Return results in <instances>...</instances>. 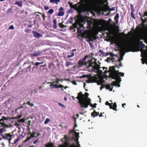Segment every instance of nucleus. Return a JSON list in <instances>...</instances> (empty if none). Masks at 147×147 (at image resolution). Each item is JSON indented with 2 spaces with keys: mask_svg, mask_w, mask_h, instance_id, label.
<instances>
[{
  "mask_svg": "<svg viewBox=\"0 0 147 147\" xmlns=\"http://www.w3.org/2000/svg\"><path fill=\"white\" fill-rule=\"evenodd\" d=\"M78 94V95L76 98L79 100V103L80 106L85 109L87 108L88 106L90 105L91 100L90 98L84 99V95L82 94L81 92H80Z\"/></svg>",
  "mask_w": 147,
  "mask_h": 147,
  "instance_id": "nucleus-1",
  "label": "nucleus"
},
{
  "mask_svg": "<svg viewBox=\"0 0 147 147\" xmlns=\"http://www.w3.org/2000/svg\"><path fill=\"white\" fill-rule=\"evenodd\" d=\"M87 57L85 56L84 58L80 59L78 62V67H80L83 65H85L87 69H89L92 64V59L88 60L87 61L85 62Z\"/></svg>",
  "mask_w": 147,
  "mask_h": 147,
  "instance_id": "nucleus-2",
  "label": "nucleus"
},
{
  "mask_svg": "<svg viewBox=\"0 0 147 147\" xmlns=\"http://www.w3.org/2000/svg\"><path fill=\"white\" fill-rule=\"evenodd\" d=\"M119 70H116L115 66H110L109 70L105 71H104L105 74H107V72L110 73V76L112 79H115V76L119 75Z\"/></svg>",
  "mask_w": 147,
  "mask_h": 147,
  "instance_id": "nucleus-3",
  "label": "nucleus"
},
{
  "mask_svg": "<svg viewBox=\"0 0 147 147\" xmlns=\"http://www.w3.org/2000/svg\"><path fill=\"white\" fill-rule=\"evenodd\" d=\"M68 3L71 8L74 9L78 12H82L83 9L84 4L80 2H79L77 4H75L74 5L72 4V3L69 2Z\"/></svg>",
  "mask_w": 147,
  "mask_h": 147,
  "instance_id": "nucleus-4",
  "label": "nucleus"
},
{
  "mask_svg": "<svg viewBox=\"0 0 147 147\" xmlns=\"http://www.w3.org/2000/svg\"><path fill=\"white\" fill-rule=\"evenodd\" d=\"M92 65L90 67H92V69H88V71H94V70H98L100 68V66L96 63V61H93V60L92 59Z\"/></svg>",
  "mask_w": 147,
  "mask_h": 147,
  "instance_id": "nucleus-5",
  "label": "nucleus"
},
{
  "mask_svg": "<svg viewBox=\"0 0 147 147\" xmlns=\"http://www.w3.org/2000/svg\"><path fill=\"white\" fill-rule=\"evenodd\" d=\"M55 83V82H49L48 83L51 84L50 85V86L52 88H62L61 89L62 90H64L62 88L63 87H64V86H63V85H61V84L58 85L57 84Z\"/></svg>",
  "mask_w": 147,
  "mask_h": 147,
  "instance_id": "nucleus-6",
  "label": "nucleus"
},
{
  "mask_svg": "<svg viewBox=\"0 0 147 147\" xmlns=\"http://www.w3.org/2000/svg\"><path fill=\"white\" fill-rule=\"evenodd\" d=\"M121 48L122 49L128 52L131 51L132 46L130 44L127 43L122 46Z\"/></svg>",
  "mask_w": 147,
  "mask_h": 147,
  "instance_id": "nucleus-7",
  "label": "nucleus"
},
{
  "mask_svg": "<svg viewBox=\"0 0 147 147\" xmlns=\"http://www.w3.org/2000/svg\"><path fill=\"white\" fill-rule=\"evenodd\" d=\"M13 135L11 133L5 134L4 136L1 137V138L4 140H7L9 142H10L11 140L13 138Z\"/></svg>",
  "mask_w": 147,
  "mask_h": 147,
  "instance_id": "nucleus-8",
  "label": "nucleus"
},
{
  "mask_svg": "<svg viewBox=\"0 0 147 147\" xmlns=\"http://www.w3.org/2000/svg\"><path fill=\"white\" fill-rule=\"evenodd\" d=\"M8 120L7 118L3 116L1 119H0V124L1 126H4L5 127H8V125L4 122V121Z\"/></svg>",
  "mask_w": 147,
  "mask_h": 147,
  "instance_id": "nucleus-9",
  "label": "nucleus"
},
{
  "mask_svg": "<svg viewBox=\"0 0 147 147\" xmlns=\"http://www.w3.org/2000/svg\"><path fill=\"white\" fill-rule=\"evenodd\" d=\"M105 104L106 105L109 106L110 109H112L114 110L117 111V110L116 109L117 105L116 103H113L112 102L111 103H110L108 101H107Z\"/></svg>",
  "mask_w": 147,
  "mask_h": 147,
  "instance_id": "nucleus-10",
  "label": "nucleus"
},
{
  "mask_svg": "<svg viewBox=\"0 0 147 147\" xmlns=\"http://www.w3.org/2000/svg\"><path fill=\"white\" fill-rule=\"evenodd\" d=\"M65 13L64 9L63 7H60L59 9V12L57 14V16H63Z\"/></svg>",
  "mask_w": 147,
  "mask_h": 147,
  "instance_id": "nucleus-11",
  "label": "nucleus"
},
{
  "mask_svg": "<svg viewBox=\"0 0 147 147\" xmlns=\"http://www.w3.org/2000/svg\"><path fill=\"white\" fill-rule=\"evenodd\" d=\"M32 33L34 35V36L38 38H39L41 36V34L40 33L35 31H33Z\"/></svg>",
  "mask_w": 147,
  "mask_h": 147,
  "instance_id": "nucleus-12",
  "label": "nucleus"
},
{
  "mask_svg": "<svg viewBox=\"0 0 147 147\" xmlns=\"http://www.w3.org/2000/svg\"><path fill=\"white\" fill-rule=\"evenodd\" d=\"M25 119L24 118H22L21 119H19L18 120V122H15V124L16 125H19V124L18 123H24L25 122Z\"/></svg>",
  "mask_w": 147,
  "mask_h": 147,
  "instance_id": "nucleus-13",
  "label": "nucleus"
},
{
  "mask_svg": "<svg viewBox=\"0 0 147 147\" xmlns=\"http://www.w3.org/2000/svg\"><path fill=\"white\" fill-rule=\"evenodd\" d=\"M35 137H36V136H35L34 135L32 134L30 137H28L25 140H24V142H28V140H29L31 138H34Z\"/></svg>",
  "mask_w": 147,
  "mask_h": 147,
  "instance_id": "nucleus-14",
  "label": "nucleus"
},
{
  "mask_svg": "<svg viewBox=\"0 0 147 147\" xmlns=\"http://www.w3.org/2000/svg\"><path fill=\"white\" fill-rule=\"evenodd\" d=\"M115 78L113 79H115L116 80V82L118 83H119L121 81V78L120 77L119 75L115 76Z\"/></svg>",
  "mask_w": 147,
  "mask_h": 147,
  "instance_id": "nucleus-15",
  "label": "nucleus"
},
{
  "mask_svg": "<svg viewBox=\"0 0 147 147\" xmlns=\"http://www.w3.org/2000/svg\"><path fill=\"white\" fill-rule=\"evenodd\" d=\"M119 17V16L118 13H117L115 17L114 20H115V22L117 24L118 23V19Z\"/></svg>",
  "mask_w": 147,
  "mask_h": 147,
  "instance_id": "nucleus-16",
  "label": "nucleus"
},
{
  "mask_svg": "<svg viewBox=\"0 0 147 147\" xmlns=\"http://www.w3.org/2000/svg\"><path fill=\"white\" fill-rule=\"evenodd\" d=\"M138 47L140 48H141L142 49L144 48L145 47V45L142 42H140L138 45Z\"/></svg>",
  "mask_w": 147,
  "mask_h": 147,
  "instance_id": "nucleus-17",
  "label": "nucleus"
},
{
  "mask_svg": "<svg viewBox=\"0 0 147 147\" xmlns=\"http://www.w3.org/2000/svg\"><path fill=\"white\" fill-rule=\"evenodd\" d=\"M92 116H93L94 117L95 116H97L99 115V113L98 112H96L95 110L91 114Z\"/></svg>",
  "mask_w": 147,
  "mask_h": 147,
  "instance_id": "nucleus-18",
  "label": "nucleus"
},
{
  "mask_svg": "<svg viewBox=\"0 0 147 147\" xmlns=\"http://www.w3.org/2000/svg\"><path fill=\"white\" fill-rule=\"evenodd\" d=\"M53 22L54 24L53 25V27L55 29H56L57 27V21L56 19H54L53 21Z\"/></svg>",
  "mask_w": 147,
  "mask_h": 147,
  "instance_id": "nucleus-19",
  "label": "nucleus"
},
{
  "mask_svg": "<svg viewBox=\"0 0 147 147\" xmlns=\"http://www.w3.org/2000/svg\"><path fill=\"white\" fill-rule=\"evenodd\" d=\"M141 56L142 57V58L141 59V60L142 61V63L143 64H144L145 63L146 61H147V59H145V56H142V55H141Z\"/></svg>",
  "mask_w": 147,
  "mask_h": 147,
  "instance_id": "nucleus-20",
  "label": "nucleus"
},
{
  "mask_svg": "<svg viewBox=\"0 0 147 147\" xmlns=\"http://www.w3.org/2000/svg\"><path fill=\"white\" fill-rule=\"evenodd\" d=\"M16 5H17L20 7H22L23 5V3L22 1H16L15 3Z\"/></svg>",
  "mask_w": 147,
  "mask_h": 147,
  "instance_id": "nucleus-21",
  "label": "nucleus"
},
{
  "mask_svg": "<svg viewBox=\"0 0 147 147\" xmlns=\"http://www.w3.org/2000/svg\"><path fill=\"white\" fill-rule=\"evenodd\" d=\"M86 38H88V40H86V41L88 42H90V41H93V40L92 39V38L90 35H88L86 37Z\"/></svg>",
  "mask_w": 147,
  "mask_h": 147,
  "instance_id": "nucleus-22",
  "label": "nucleus"
},
{
  "mask_svg": "<svg viewBox=\"0 0 147 147\" xmlns=\"http://www.w3.org/2000/svg\"><path fill=\"white\" fill-rule=\"evenodd\" d=\"M114 59H115L113 57L112 58V61L113 62L118 61L119 62H121V61L123 60V56H121L118 59V60H117L116 61H114Z\"/></svg>",
  "mask_w": 147,
  "mask_h": 147,
  "instance_id": "nucleus-23",
  "label": "nucleus"
},
{
  "mask_svg": "<svg viewBox=\"0 0 147 147\" xmlns=\"http://www.w3.org/2000/svg\"><path fill=\"white\" fill-rule=\"evenodd\" d=\"M46 147H56L54 146V143H50L46 145Z\"/></svg>",
  "mask_w": 147,
  "mask_h": 147,
  "instance_id": "nucleus-24",
  "label": "nucleus"
},
{
  "mask_svg": "<svg viewBox=\"0 0 147 147\" xmlns=\"http://www.w3.org/2000/svg\"><path fill=\"white\" fill-rule=\"evenodd\" d=\"M111 85L109 84H107L105 86V88L107 89H110V91H111L113 90V88L111 89Z\"/></svg>",
  "mask_w": 147,
  "mask_h": 147,
  "instance_id": "nucleus-25",
  "label": "nucleus"
},
{
  "mask_svg": "<svg viewBox=\"0 0 147 147\" xmlns=\"http://www.w3.org/2000/svg\"><path fill=\"white\" fill-rule=\"evenodd\" d=\"M60 0H50V1L51 3H53L54 2L56 4H58L57 2H59Z\"/></svg>",
  "mask_w": 147,
  "mask_h": 147,
  "instance_id": "nucleus-26",
  "label": "nucleus"
},
{
  "mask_svg": "<svg viewBox=\"0 0 147 147\" xmlns=\"http://www.w3.org/2000/svg\"><path fill=\"white\" fill-rule=\"evenodd\" d=\"M139 14L140 15V16L141 17V20L142 22H144L146 21V20L145 19H143L142 18V17H143V16H144V15H143L142 14H141L140 13H139Z\"/></svg>",
  "mask_w": 147,
  "mask_h": 147,
  "instance_id": "nucleus-27",
  "label": "nucleus"
},
{
  "mask_svg": "<svg viewBox=\"0 0 147 147\" xmlns=\"http://www.w3.org/2000/svg\"><path fill=\"white\" fill-rule=\"evenodd\" d=\"M73 63L69 61H66L65 63V65L66 67H68L70 65H72Z\"/></svg>",
  "mask_w": 147,
  "mask_h": 147,
  "instance_id": "nucleus-28",
  "label": "nucleus"
},
{
  "mask_svg": "<svg viewBox=\"0 0 147 147\" xmlns=\"http://www.w3.org/2000/svg\"><path fill=\"white\" fill-rule=\"evenodd\" d=\"M59 27L61 28H64L66 27V26L62 24V23H60L58 24Z\"/></svg>",
  "mask_w": 147,
  "mask_h": 147,
  "instance_id": "nucleus-29",
  "label": "nucleus"
},
{
  "mask_svg": "<svg viewBox=\"0 0 147 147\" xmlns=\"http://www.w3.org/2000/svg\"><path fill=\"white\" fill-rule=\"evenodd\" d=\"M44 63V62L42 61L41 62H36L34 65L35 66L37 67L39 65L41 64H43Z\"/></svg>",
  "mask_w": 147,
  "mask_h": 147,
  "instance_id": "nucleus-30",
  "label": "nucleus"
},
{
  "mask_svg": "<svg viewBox=\"0 0 147 147\" xmlns=\"http://www.w3.org/2000/svg\"><path fill=\"white\" fill-rule=\"evenodd\" d=\"M144 52H142V54L143 56H144L145 57H147V51H146L145 50H144Z\"/></svg>",
  "mask_w": 147,
  "mask_h": 147,
  "instance_id": "nucleus-31",
  "label": "nucleus"
},
{
  "mask_svg": "<svg viewBox=\"0 0 147 147\" xmlns=\"http://www.w3.org/2000/svg\"><path fill=\"white\" fill-rule=\"evenodd\" d=\"M62 80L61 79H59L58 78L56 80V81L54 82L55 83L59 84V82L60 81H62Z\"/></svg>",
  "mask_w": 147,
  "mask_h": 147,
  "instance_id": "nucleus-32",
  "label": "nucleus"
},
{
  "mask_svg": "<svg viewBox=\"0 0 147 147\" xmlns=\"http://www.w3.org/2000/svg\"><path fill=\"white\" fill-rule=\"evenodd\" d=\"M71 52V55H68L67 56V57L68 58H69L72 57H73L74 55V53H73L72 52Z\"/></svg>",
  "mask_w": 147,
  "mask_h": 147,
  "instance_id": "nucleus-33",
  "label": "nucleus"
},
{
  "mask_svg": "<svg viewBox=\"0 0 147 147\" xmlns=\"http://www.w3.org/2000/svg\"><path fill=\"white\" fill-rule=\"evenodd\" d=\"M26 104L28 105L29 106L31 107H33L34 106V104L33 103H31L30 101H28L27 103Z\"/></svg>",
  "mask_w": 147,
  "mask_h": 147,
  "instance_id": "nucleus-34",
  "label": "nucleus"
},
{
  "mask_svg": "<svg viewBox=\"0 0 147 147\" xmlns=\"http://www.w3.org/2000/svg\"><path fill=\"white\" fill-rule=\"evenodd\" d=\"M77 21V20H76L75 23L73 24L72 25H73L74 28H77V24L76 23Z\"/></svg>",
  "mask_w": 147,
  "mask_h": 147,
  "instance_id": "nucleus-35",
  "label": "nucleus"
},
{
  "mask_svg": "<svg viewBox=\"0 0 147 147\" xmlns=\"http://www.w3.org/2000/svg\"><path fill=\"white\" fill-rule=\"evenodd\" d=\"M50 120L48 118H47L44 122V123L45 124H47L50 121Z\"/></svg>",
  "mask_w": 147,
  "mask_h": 147,
  "instance_id": "nucleus-36",
  "label": "nucleus"
},
{
  "mask_svg": "<svg viewBox=\"0 0 147 147\" xmlns=\"http://www.w3.org/2000/svg\"><path fill=\"white\" fill-rule=\"evenodd\" d=\"M75 136L76 137L77 139V141H78V137L79 136V133H77L76 132H75Z\"/></svg>",
  "mask_w": 147,
  "mask_h": 147,
  "instance_id": "nucleus-37",
  "label": "nucleus"
},
{
  "mask_svg": "<svg viewBox=\"0 0 147 147\" xmlns=\"http://www.w3.org/2000/svg\"><path fill=\"white\" fill-rule=\"evenodd\" d=\"M82 77L83 78H90V76L88 74L83 75Z\"/></svg>",
  "mask_w": 147,
  "mask_h": 147,
  "instance_id": "nucleus-38",
  "label": "nucleus"
},
{
  "mask_svg": "<svg viewBox=\"0 0 147 147\" xmlns=\"http://www.w3.org/2000/svg\"><path fill=\"white\" fill-rule=\"evenodd\" d=\"M111 85L113 86H116L117 85V82L115 81H113L112 82Z\"/></svg>",
  "mask_w": 147,
  "mask_h": 147,
  "instance_id": "nucleus-39",
  "label": "nucleus"
},
{
  "mask_svg": "<svg viewBox=\"0 0 147 147\" xmlns=\"http://www.w3.org/2000/svg\"><path fill=\"white\" fill-rule=\"evenodd\" d=\"M22 116V114H20L19 115H18L15 118V119H19L21 118Z\"/></svg>",
  "mask_w": 147,
  "mask_h": 147,
  "instance_id": "nucleus-40",
  "label": "nucleus"
},
{
  "mask_svg": "<svg viewBox=\"0 0 147 147\" xmlns=\"http://www.w3.org/2000/svg\"><path fill=\"white\" fill-rule=\"evenodd\" d=\"M108 10L110 11H113L115 10V7H112L111 8H110L109 7H108Z\"/></svg>",
  "mask_w": 147,
  "mask_h": 147,
  "instance_id": "nucleus-41",
  "label": "nucleus"
},
{
  "mask_svg": "<svg viewBox=\"0 0 147 147\" xmlns=\"http://www.w3.org/2000/svg\"><path fill=\"white\" fill-rule=\"evenodd\" d=\"M54 66V65L53 63H50L48 66V68L49 69L51 68Z\"/></svg>",
  "mask_w": 147,
  "mask_h": 147,
  "instance_id": "nucleus-42",
  "label": "nucleus"
},
{
  "mask_svg": "<svg viewBox=\"0 0 147 147\" xmlns=\"http://www.w3.org/2000/svg\"><path fill=\"white\" fill-rule=\"evenodd\" d=\"M48 12L49 13L52 14L54 12V10L53 9H51L49 10Z\"/></svg>",
  "mask_w": 147,
  "mask_h": 147,
  "instance_id": "nucleus-43",
  "label": "nucleus"
},
{
  "mask_svg": "<svg viewBox=\"0 0 147 147\" xmlns=\"http://www.w3.org/2000/svg\"><path fill=\"white\" fill-rule=\"evenodd\" d=\"M103 1V0H101V1H98L97 3V4L101 5L102 4V1Z\"/></svg>",
  "mask_w": 147,
  "mask_h": 147,
  "instance_id": "nucleus-44",
  "label": "nucleus"
},
{
  "mask_svg": "<svg viewBox=\"0 0 147 147\" xmlns=\"http://www.w3.org/2000/svg\"><path fill=\"white\" fill-rule=\"evenodd\" d=\"M47 65L46 63H45L44 65H41L40 66V69H41V67H43V69H45V67Z\"/></svg>",
  "mask_w": 147,
  "mask_h": 147,
  "instance_id": "nucleus-45",
  "label": "nucleus"
},
{
  "mask_svg": "<svg viewBox=\"0 0 147 147\" xmlns=\"http://www.w3.org/2000/svg\"><path fill=\"white\" fill-rule=\"evenodd\" d=\"M96 105L97 104L96 103H94L93 105H92L90 103V105H90L91 107L93 108H96Z\"/></svg>",
  "mask_w": 147,
  "mask_h": 147,
  "instance_id": "nucleus-46",
  "label": "nucleus"
},
{
  "mask_svg": "<svg viewBox=\"0 0 147 147\" xmlns=\"http://www.w3.org/2000/svg\"><path fill=\"white\" fill-rule=\"evenodd\" d=\"M24 31L26 33H30L31 31V30L28 29H26Z\"/></svg>",
  "mask_w": 147,
  "mask_h": 147,
  "instance_id": "nucleus-47",
  "label": "nucleus"
},
{
  "mask_svg": "<svg viewBox=\"0 0 147 147\" xmlns=\"http://www.w3.org/2000/svg\"><path fill=\"white\" fill-rule=\"evenodd\" d=\"M89 95V94L87 92H85L84 94V96H85L86 97V98L85 99H87L88 98V96Z\"/></svg>",
  "mask_w": 147,
  "mask_h": 147,
  "instance_id": "nucleus-48",
  "label": "nucleus"
},
{
  "mask_svg": "<svg viewBox=\"0 0 147 147\" xmlns=\"http://www.w3.org/2000/svg\"><path fill=\"white\" fill-rule=\"evenodd\" d=\"M4 131H5V128H4L2 129H0V134L3 132Z\"/></svg>",
  "mask_w": 147,
  "mask_h": 147,
  "instance_id": "nucleus-49",
  "label": "nucleus"
},
{
  "mask_svg": "<svg viewBox=\"0 0 147 147\" xmlns=\"http://www.w3.org/2000/svg\"><path fill=\"white\" fill-rule=\"evenodd\" d=\"M74 119H75L74 121H75V125L74 126V130L75 129V128L76 127H77V124H76V119H75V118H74Z\"/></svg>",
  "mask_w": 147,
  "mask_h": 147,
  "instance_id": "nucleus-50",
  "label": "nucleus"
},
{
  "mask_svg": "<svg viewBox=\"0 0 147 147\" xmlns=\"http://www.w3.org/2000/svg\"><path fill=\"white\" fill-rule=\"evenodd\" d=\"M14 28L13 25H11L9 28V29H14Z\"/></svg>",
  "mask_w": 147,
  "mask_h": 147,
  "instance_id": "nucleus-51",
  "label": "nucleus"
},
{
  "mask_svg": "<svg viewBox=\"0 0 147 147\" xmlns=\"http://www.w3.org/2000/svg\"><path fill=\"white\" fill-rule=\"evenodd\" d=\"M44 9L46 10H47L49 9V7L48 6H45L44 7Z\"/></svg>",
  "mask_w": 147,
  "mask_h": 147,
  "instance_id": "nucleus-52",
  "label": "nucleus"
},
{
  "mask_svg": "<svg viewBox=\"0 0 147 147\" xmlns=\"http://www.w3.org/2000/svg\"><path fill=\"white\" fill-rule=\"evenodd\" d=\"M7 11L8 13L11 12L12 11V9L11 8H10Z\"/></svg>",
  "mask_w": 147,
  "mask_h": 147,
  "instance_id": "nucleus-53",
  "label": "nucleus"
},
{
  "mask_svg": "<svg viewBox=\"0 0 147 147\" xmlns=\"http://www.w3.org/2000/svg\"><path fill=\"white\" fill-rule=\"evenodd\" d=\"M30 56H36L38 55L36 54H31L30 55Z\"/></svg>",
  "mask_w": 147,
  "mask_h": 147,
  "instance_id": "nucleus-54",
  "label": "nucleus"
},
{
  "mask_svg": "<svg viewBox=\"0 0 147 147\" xmlns=\"http://www.w3.org/2000/svg\"><path fill=\"white\" fill-rule=\"evenodd\" d=\"M131 17L133 18L134 19H135V17L134 15L133 14L132 12H131Z\"/></svg>",
  "mask_w": 147,
  "mask_h": 147,
  "instance_id": "nucleus-55",
  "label": "nucleus"
},
{
  "mask_svg": "<svg viewBox=\"0 0 147 147\" xmlns=\"http://www.w3.org/2000/svg\"><path fill=\"white\" fill-rule=\"evenodd\" d=\"M119 75L121 74V76L122 77H123L124 76V73H122L121 72H120L119 73Z\"/></svg>",
  "mask_w": 147,
  "mask_h": 147,
  "instance_id": "nucleus-56",
  "label": "nucleus"
},
{
  "mask_svg": "<svg viewBox=\"0 0 147 147\" xmlns=\"http://www.w3.org/2000/svg\"><path fill=\"white\" fill-rule=\"evenodd\" d=\"M99 52L101 54H104V52L103 51L101 50H100L99 51Z\"/></svg>",
  "mask_w": 147,
  "mask_h": 147,
  "instance_id": "nucleus-57",
  "label": "nucleus"
},
{
  "mask_svg": "<svg viewBox=\"0 0 147 147\" xmlns=\"http://www.w3.org/2000/svg\"><path fill=\"white\" fill-rule=\"evenodd\" d=\"M145 16H147V11L146 12H144V16H143V17H144Z\"/></svg>",
  "mask_w": 147,
  "mask_h": 147,
  "instance_id": "nucleus-58",
  "label": "nucleus"
},
{
  "mask_svg": "<svg viewBox=\"0 0 147 147\" xmlns=\"http://www.w3.org/2000/svg\"><path fill=\"white\" fill-rule=\"evenodd\" d=\"M89 45H90V47H93V45H92V42H89Z\"/></svg>",
  "mask_w": 147,
  "mask_h": 147,
  "instance_id": "nucleus-59",
  "label": "nucleus"
},
{
  "mask_svg": "<svg viewBox=\"0 0 147 147\" xmlns=\"http://www.w3.org/2000/svg\"><path fill=\"white\" fill-rule=\"evenodd\" d=\"M58 104H59V105H60L61 107H64V105H63L62 104H61V103H59Z\"/></svg>",
  "mask_w": 147,
  "mask_h": 147,
  "instance_id": "nucleus-60",
  "label": "nucleus"
},
{
  "mask_svg": "<svg viewBox=\"0 0 147 147\" xmlns=\"http://www.w3.org/2000/svg\"><path fill=\"white\" fill-rule=\"evenodd\" d=\"M111 56L113 57L114 56H115V55L113 54V53H111L110 54Z\"/></svg>",
  "mask_w": 147,
  "mask_h": 147,
  "instance_id": "nucleus-61",
  "label": "nucleus"
},
{
  "mask_svg": "<svg viewBox=\"0 0 147 147\" xmlns=\"http://www.w3.org/2000/svg\"><path fill=\"white\" fill-rule=\"evenodd\" d=\"M38 140H39V139H38V140H36L35 141H34V142H33L34 144H35L36 143H37L38 142Z\"/></svg>",
  "mask_w": 147,
  "mask_h": 147,
  "instance_id": "nucleus-62",
  "label": "nucleus"
},
{
  "mask_svg": "<svg viewBox=\"0 0 147 147\" xmlns=\"http://www.w3.org/2000/svg\"><path fill=\"white\" fill-rule=\"evenodd\" d=\"M76 51V49H74L71 50V52H72L74 53V52L75 51Z\"/></svg>",
  "mask_w": 147,
  "mask_h": 147,
  "instance_id": "nucleus-63",
  "label": "nucleus"
},
{
  "mask_svg": "<svg viewBox=\"0 0 147 147\" xmlns=\"http://www.w3.org/2000/svg\"><path fill=\"white\" fill-rule=\"evenodd\" d=\"M110 54V53H105V56H107L108 55H109V54Z\"/></svg>",
  "mask_w": 147,
  "mask_h": 147,
  "instance_id": "nucleus-64",
  "label": "nucleus"
}]
</instances>
